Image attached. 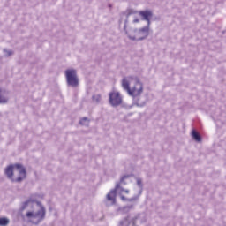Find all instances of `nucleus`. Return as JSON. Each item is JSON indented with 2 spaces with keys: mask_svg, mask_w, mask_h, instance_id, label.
Segmentation results:
<instances>
[{
  "mask_svg": "<svg viewBox=\"0 0 226 226\" xmlns=\"http://www.w3.org/2000/svg\"><path fill=\"white\" fill-rule=\"evenodd\" d=\"M137 222H139L140 223H144V222L146 221L140 219V215H136L134 218H132L131 222H130V216H127L119 222L118 226H130V223L135 226L137 225Z\"/></svg>",
  "mask_w": 226,
  "mask_h": 226,
  "instance_id": "obj_8",
  "label": "nucleus"
},
{
  "mask_svg": "<svg viewBox=\"0 0 226 226\" xmlns=\"http://www.w3.org/2000/svg\"><path fill=\"white\" fill-rule=\"evenodd\" d=\"M119 188L121 189L122 192H125L126 193H130L129 190H124L123 189V187H121V184L117 183L116 185L115 189L111 190L109 193L107 194V200H109L111 204V206H114V204H116V192H117V190H119Z\"/></svg>",
  "mask_w": 226,
  "mask_h": 226,
  "instance_id": "obj_7",
  "label": "nucleus"
},
{
  "mask_svg": "<svg viewBox=\"0 0 226 226\" xmlns=\"http://www.w3.org/2000/svg\"><path fill=\"white\" fill-rule=\"evenodd\" d=\"M128 24V16H126V19L124 20V30L126 31V26Z\"/></svg>",
  "mask_w": 226,
  "mask_h": 226,
  "instance_id": "obj_23",
  "label": "nucleus"
},
{
  "mask_svg": "<svg viewBox=\"0 0 226 226\" xmlns=\"http://www.w3.org/2000/svg\"><path fill=\"white\" fill-rule=\"evenodd\" d=\"M92 100L94 102H96L97 103H100V102H102V95H100V94L93 95Z\"/></svg>",
  "mask_w": 226,
  "mask_h": 226,
  "instance_id": "obj_15",
  "label": "nucleus"
},
{
  "mask_svg": "<svg viewBox=\"0 0 226 226\" xmlns=\"http://www.w3.org/2000/svg\"><path fill=\"white\" fill-rule=\"evenodd\" d=\"M135 13H137V11H133L132 9L127 10V15H126L127 19L130 17V15H135Z\"/></svg>",
  "mask_w": 226,
  "mask_h": 226,
  "instance_id": "obj_20",
  "label": "nucleus"
},
{
  "mask_svg": "<svg viewBox=\"0 0 226 226\" xmlns=\"http://www.w3.org/2000/svg\"><path fill=\"white\" fill-rule=\"evenodd\" d=\"M8 103V99L0 95V104Z\"/></svg>",
  "mask_w": 226,
  "mask_h": 226,
  "instance_id": "obj_21",
  "label": "nucleus"
},
{
  "mask_svg": "<svg viewBox=\"0 0 226 226\" xmlns=\"http://www.w3.org/2000/svg\"><path fill=\"white\" fill-rule=\"evenodd\" d=\"M10 223V219L6 217L0 218V226H7Z\"/></svg>",
  "mask_w": 226,
  "mask_h": 226,
  "instance_id": "obj_14",
  "label": "nucleus"
},
{
  "mask_svg": "<svg viewBox=\"0 0 226 226\" xmlns=\"http://www.w3.org/2000/svg\"><path fill=\"white\" fill-rule=\"evenodd\" d=\"M109 103L111 107H119L123 103V96L119 92H110L109 94Z\"/></svg>",
  "mask_w": 226,
  "mask_h": 226,
  "instance_id": "obj_6",
  "label": "nucleus"
},
{
  "mask_svg": "<svg viewBox=\"0 0 226 226\" xmlns=\"http://www.w3.org/2000/svg\"><path fill=\"white\" fill-rule=\"evenodd\" d=\"M135 200H139V196H134L127 200L128 202H134Z\"/></svg>",
  "mask_w": 226,
  "mask_h": 226,
  "instance_id": "obj_22",
  "label": "nucleus"
},
{
  "mask_svg": "<svg viewBox=\"0 0 226 226\" xmlns=\"http://www.w3.org/2000/svg\"><path fill=\"white\" fill-rule=\"evenodd\" d=\"M131 209H133V205L126 206V207H123L124 213H128V212L131 211Z\"/></svg>",
  "mask_w": 226,
  "mask_h": 226,
  "instance_id": "obj_19",
  "label": "nucleus"
},
{
  "mask_svg": "<svg viewBox=\"0 0 226 226\" xmlns=\"http://www.w3.org/2000/svg\"><path fill=\"white\" fill-rule=\"evenodd\" d=\"M192 137L194 140H196V142H201L202 141V137L200 136V134L196 132L195 130H192Z\"/></svg>",
  "mask_w": 226,
  "mask_h": 226,
  "instance_id": "obj_11",
  "label": "nucleus"
},
{
  "mask_svg": "<svg viewBox=\"0 0 226 226\" xmlns=\"http://www.w3.org/2000/svg\"><path fill=\"white\" fill-rule=\"evenodd\" d=\"M122 87L124 89V91H127L128 94H130V91L132 89L130 88V82L126 79H123L122 80Z\"/></svg>",
  "mask_w": 226,
  "mask_h": 226,
  "instance_id": "obj_10",
  "label": "nucleus"
},
{
  "mask_svg": "<svg viewBox=\"0 0 226 226\" xmlns=\"http://www.w3.org/2000/svg\"><path fill=\"white\" fill-rule=\"evenodd\" d=\"M79 124L82 126H87V124H89V118H87V117H84L79 120Z\"/></svg>",
  "mask_w": 226,
  "mask_h": 226,
  "instance_id": "obj_13",
  "label": "nucleus"
},
{
  "mask_svg": "<svg viewBox=\"0 0 226 226\" xmlns=\"http://www.w3.org/2000/svg\"><path fill=\"white\" fill-rule=\"evenodd\" d=\"M136 181L139 188L142 190V188H144V184H142V178H136Z\"/></svg>",
  "mask_w": 226,
  "mask_h": 226,
  "instance_id": "obj_17",
  "label": "nucleus"
},
{
  "mask_svg": "<svg viewBox=\"0 0 226 226\" xmlns=\"http://www.w3.org/2000/svg\"><path fill=\"white\" fill-rule=\"evenodd\" d=\"M109 8H112V4H109Z\"/></svg>",
  "mask_w": 226,
  "mask_h": 226,
  "instance_id": "obj_28",
  "label": "nucleus"
},
{
  "mask_svg": "<svg viewBox=\"0 0 226 226\" xmlns=\"http://www.w3.org/2000/svg\"><path fill=\"white\" fill-rule=\"evenodd\" d=\"M35 204L40 207V209L36 212H27L26 218H32L31 222L34 223V225H40V223L45 220L47 209L41 201L36 200Z\"/></svg>",
  "mask_w": 226,
  "mask_h": 226,
  "instance_id": "obj_2",
  "label": "nucleus"
},
{
  "mask_svg": "<svg viewBox=\"0 0 226 226\" xmlns=\"http://www.w3.org/2000/svg\"><path fill=\"white\" fill-rule=\"evenodd\" d=\"M134 33L136 34L135 36L128 35L129 40H132V41H142L143 40H146L147 36H149V26L135 29Z\"/></svg>",
  "mask_w": 226,
  "mask_h": 226,
  "instance_id": "obj_4",
  "label": "nucleus"
},
{
  "mask_svg": "<svg viewBox=\"0 0 226 226\" xmlns=\"http://www.w3.org/2000/svg\"><path fill=\"white\" fill-rule=\"evenodd\" d=\"M139 15L141 17V20H145L146 22H147V27H149L151 26V19H153V11H140L139 12Z\"/></svg>",
  "mask_w": 226,
  "mask_h": 226,
  "instance_id": "obj_9",
  "label": "nucleus"
},
{
  "mask_svg": "<svg viewBox=\"0 0 226 226\" xmlns=\"http://www.w3.org/2000/svg\"><path fill=\"white\" fill-rule=\"evenodd\" d=\"M65 79L67 87H72V89H77L80 86V80L77 75V70L75 69H67L65 71Z\"/></svg>",
  "mask_w": 226,
  "mask_h": 226,
  "instance_id": "obj_3",
  "label": "nucleus"
},
{
  "mask_svg": "<svg viewBox=\"0 0 226 226\" xmlns=\"http://www.w3.org/2000/svg\"><path fill=\"white\" fill-rule=\"evenodd\" d=\"M135 105H137V107H144L146 105V102H143L142 104H139V102H136Z\"/></svg>",
  "mask_w": 226,
  "mask_h": 226,
  "instance_id": "obj_26",
  "label": "nucleus"
},
{
  "mask_svg": "<svg viewBox=\"0 0 226 226\" xmlns=\"http://www.w3.org/2000/svg\"><path fill=\"white\" fill-rule=\"evenodd\" d=\"M30 202H36V200H27L26 201H24L22 204H21V207L19 209V211L22 213V211H25L26 208H27V206H29V203Z\"/></svg>",
  "mask_w": 226,
  "mask_h": 226,
  "instance_id": "obj_12",
  "label": "nucleus"
},
{
  "mask_svg": "<svg viewBox=\"0 0 226 226\" xmlns=\"http://www.w3.org/2000/svg\"><path fill=\"white\" fill-rule=\"evenodd\" d=\"M5 176L11 183H22L27 177V171L24 165L20 163L11 164L5 168Z\"/></svg>",
  "mask_w": 226,
  "mask_h": 226,
  "instance_id": "obj_1",
  "label": "nucleus"
},
{
  "mask_svg": "<svg viewBox=\"0 0 226 226\" xmlns=\"http://www.w3.org/2000/svg\"><path fill=\"white\" fill-rule=\"evenodd\" d=\"M130 177V175H124L120 179L121 185H126V182H124V179H128Z\"/></svg>",
  "mask_w": 226,
  "mask_h": 226,
  "instance_id": "obj_18",
  "label": "nucleus"
},
{
  "mask_svg": "<svg viewBox=\"0 0 226 226\" xmlns=\"http://www.w3.org/2000/svg\"><path fill=\"white\" fill-rule=\"evenodd\" d=\"M139 22H140V19H139V18L134 19L133 24H139Z\"/></svg>",
  "mask_w": 226,
  "mask_h": 226,
  "instance_id": "obj_25",
  "label": "nucleus"
},
{
  "mask_svg": "<svg viewBox=\"0 0 226 226\" xmlns=\"http://www.w3.org/2000/svg\"><path fill=\"white\" fill-rule=\"evenodd\" d=\"M4 52L5 54V57H10L11 56H13V51L12 50H8V49H4Z\"/></svg>",
  "mask_w": 226,
  "mask_h": 226,
  "instance_id": "obj_16",
  "label": "nucleus"
},
{
  "mask_svg": "<svg viewBox=\"0 0 226 226\" xmlns=\"http://www.w3.org/2000/svg\"><path fill=\"white\" fill-rule=\"evenodd\" d=\"M121 200H123L124 202H126V200L128 201V199L123 195L120 196Z\"/></svg>",
  "mask_w": 226,
  "mask_h": 226,
  "instance_id": "obj_24",
  "label": "nucleus"
},
{
  "mask_svg": "<svg viewBox=\"0 0 226 226\" xmlns=\"http://www.w3.org/2000/svg\"><path fill=\"white\" fill-rule=\"evenodd\" d=\"M140 195H142V189H140L138 197H140Z\"/></svg>",
  "mask_w": 226,
  "mask_h": 226,
  "instance_id": "obj_27",
  "label": "nucleus"
},
{
  "mask_svg": "<svg viewBox=\"0 0 226 226\" xmlns=\"http://www.w3.org/2000/svg\"><path fill=\"white\" fill-rule=\"evenodd\" d=\"M135 86L129 91V96H132L133 100L136 98H140V94L144 93V85L140 82V79L139 77L134 78Z\"/></svg>",
  "mask_w": 226,
  "mask_h": 226,
  "instance_id": "obj_5",
  "label": "nucleus"
}]
</instances>
